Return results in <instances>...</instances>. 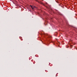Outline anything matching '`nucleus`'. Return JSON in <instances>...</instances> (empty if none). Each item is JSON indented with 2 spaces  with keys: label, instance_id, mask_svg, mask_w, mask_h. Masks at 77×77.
Returning a JSON list of instances; mask_svg holds the SVG:
<instances>
[{
  "label": "nucleus",
  "instance_id": "1",
  "mask_svg": "<svg viewBox=\"0 0 77 77\" xmlns=\"http://www.w3.org/2000/svg\"><path fill=\"white\" fill-rule=\"evenodd\" d=\"M32 9H34V8H35V7L34 6H31Z\"/></svg>",
  "mask_w": 77,
  "mask_h": 77
},
{
  "label": "nucleus",
  "instance_id": "2",
  "mask_svg": "<svg viewBox=\"0 0 77 77\" xmlns=\"http://www.w3.org/2000/svg\"><path fill=\"white\" fill-rule=\"evenodd\" d=\"M33 64H35V63H33Z\"/></svg>",
  "mask_w": 77,
  "mask_h": 77
},
{
  "label": "nucleus",
  "instance_id": "3",
  "mask_svg": "<svg viewBox=\"0 0 77 77\" xmlns=\"http://www.w3.org/2000/svg\"><path fill=\"white\" fill-rule=\"evenodd\" d=\"M32 61H33V60H32Z\"/></svg>",
  "mask_w": 77,
  "mask_h": 77
}]
</instances>
